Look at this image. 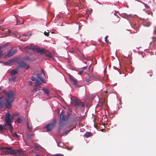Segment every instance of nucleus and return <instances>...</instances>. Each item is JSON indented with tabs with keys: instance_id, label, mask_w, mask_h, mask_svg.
<instances>
[{
	"instance_id": "79ce46f5",
	"label": "nucleus",
	"mask_w": 156,
	"mask_h": 156,
	"mask_svg": "<svg viewBox=\"0 0 156 156\" xmlns=\"http://www.w3.org/2000/svg\"><path fill=\"white\" fill-rule=\"evenodd\" d=\"M103 102L102 103V102H100L99 103V106H100L101 107H102V106L103 105Z\"/></svg>"
},
{
	"instance_id": "f8f14e48",
	"label": "nucleus",
	"mask_w": 156,
	"mask_h": 156,
	"mask_svg": "<svg viewBox=\"0 0 156 156\" xmlns=\"http://www.w3.org/2000/svg\"><path fill=\"white\" fill-rule=\"evenodd\" d=\"M16 51V50H11L9 51L8 53L5 55V58H7L12 56Z\"/></svg>"
},
{
	"instance_id": "4be33fe9",
	"label": "nucleus",
	"mask_w": 156,
	"mask_h": 156,
	"mask_svg": "<svg viewBox=\"0 0 156 156\" xmlns=\"http://www.w3.org/2000/svg\"><path fill=\"white\" fill-rule=\"evenodd\" d=\"M6 45L7 44H6L5 45L0 46V58L1 57L2 55L3 54V52H2V48L5 47V46H6Z\"/></svg>"
},
{
	"instance_id": "9b49d317",
	"label": "nucleus",
	"mask_w": 156,
	"mask_h": 156,
	"mask_svg": "<svg viewBox=\"0 0 156 156\" xmlns=\"http://www.w3.org/2000/svg\"><path fill=\"white\" fill-rule=\"evenodd\" d=\"M19 67L26 68V69H28L29 68V66L26 62H22L19 63Z\"/></svg>"
},
{
	"instance_id": "72a5a7b5",
	"label": "nucleus",
	"mask_w": 156,
	"mask_h": 156,
	"mask_svg": "<svg viewBox=\"0 0 156 156\" xmlns=\"http://www.w3.org/2000/svg\"><path fill=\"white\" fill-rule=\"evenodd\" d=\"M108 37V36H107L105 37V42L107 43H108V39H107V38Z\"/></svg>"
},
{
	"instance_id": "423d86ee",
	"label": "nucleus",
	"mask_w": 156,
	"mask_h": 156,
	"mask_svg": "<svg viewBox=\"0 0 156 156\" xmlns=\"http://www.w3.org/2000/svg\"><path fill=\"white\" fill-rule=\"evenodd\" d=\"M14 115H10L9 113H6L5 122L7 124L9 127H12L11 124L12 121L13 119Z\"/></svg>"
},
{
	"instance_id": "bb28decb",
	"label": "nucleus",
	"mask_w": 156,
	"mask_h": 156,
	"mask_svg": "<svg viewBox=\"0 0 156 156\" xmlns=\"http://www.w3.org/2000/svg\"><path fill=\"white\" fill-rule=\"evenodd\" d=\"M57 144L58 147H62L63 146V143L60 142L58 143L57 142Z\"/></svg>"
},
{
	"instance_id": "3c124183",
	"label": "nucleus",
	"mask_w": 156,
	"mask_h": 156,
	"mask_svg": "<svg viewBox=\"0 0 156 156\" xmlns=\"http://www.w3.org/2000/svg\"><path fill=\"white\" fill-rule=\"evenodd\" d=\"M43 72V75H44V72Z\"/></svg>"
},
{
	"instance_id": "412c9836",
	"label": "nucleus",
	"mask_w": 156,
	"mask_h": 156,
	"mask_svg": "<svg viewBox=\"0 0 156 156\" xmlns=\"http://www.w3.org/2000/svg\"><path fill=\"white\" fill-rule=\"evenodd\" d=\"M14 62V59H11L9 60V61L5 62L4 63V64L5 65H8L10 63H11L13 62Z\"/></svg>"
},
{
	"instance_id": "6e6d98bb",
	"label": "nucleus",
	"mask_w": 156,
	"mask_h": 156,
	"mask_svg": "<svg viewBox=\"0 0 156 156\" xmlns=\"http://www.w3.org/2000/svg\"><path fill=\"white\" fill-rule=\"evenodd\" d=\"M69 52H72V51H69Z\"/></svg>"
},
{
	"instance_id": "393cba45",
	"label": "nucleus",
	"mask_w": 156,
	"mask_h": 156,
	"mask_svg": "<svg viewBox=\"0 0 156 156\" xmlns=\"http://www.w3.org/2000/svg\"><path fill=\"white\" fill-rule=\"evenodd\" d=\"M73 101L74 104L76 105H78V100L77 99H74Z\"/></svg>"
},
{
	"instance_id": "7c9ffc66",
	"label": "nucleus",
	"mask_w": 156,
	"mask_h": 156,
	"mask_svg": "<svg viewBox=\"0 0 156 156\" xmlns=\"http://www.w3.org/2000/svg\"><path fill=\"white\" fill-rule=\"evenodd\" d=\"M4 103L2 101H0V107H2L4 105Z\"/></svg>"
},
{
	"instance_id": "8fccbe9b",
	"label": "nucleus",
	"mask_w": 156,
	"mask_h": 156,
	"mask_svg": "<svg viewBox=\"0 0 156 156\" xmlns=\"http://www.w3.org/2000/svg\"><path fill=\"white\" fill-rule=\"evenodd\" d=\"M17 23H18V19H17Z\"/></svg>"
},
{
	"instance_id": "2eb2a0df",
	"label": "nucleus",
	"mask_w": 156,
	"mask_h": 156,
	"mask_svg": "<svg viewBox=\"0 0 156 156\" xmlns=\"http://www.w3.org/2000/svg\"><path fill=\"white\" fill-rule=\"evenodd\" d=\"M12 127H9V129L11 133L13 135V136L14 137H15L16 138H18L19 137V135L17 134L16 133L12 131Z\"/></svg>"
},
{
	"instance_id": "c756f323",
	"label": "nucleus",
	"mask_w": 156,
	"mask_h": 156,
	"mask_svg": "<svg viewBox=\"0 0 156 156\" xmlns=\"http://www.w3.org/2000/svg\"><path fill=\"white\" fill-rule=\"evenodd\" d=\"M39 90V89H38V87H34V88L33 89V91H34L35 92H36L37 91H38Z\"/></svg>"
},
{
	"instance_id": "c03bdc74",
	"label": "nucleus",
	"mask_w": 156,
	"mask_h": 156,
	"mask_svg": "<svg viewBox=\"0 0 156 156\" xmlns=\"http://www.w3.org/2000/svg\"><path fill=\"white\" fill-rule=\"evenodd\" d=\"M82 88H83V91H85V87L84 86H83Z\"/></svg>"
},
{
	"instance_id": "0eeeda50",
	"label": "nucleus",
	"mask_w": 156,
	"mask_h": 156,
	"mask_svg": "<svg viewBox=\"0 0 156 156\" xmlns=\"http://www.w3.org/2000/svg\"><path fill=\"white\" fill-rule=\"evenodd\" d=\"M2 150H5V151H3L4 153L5 154H14V150H12L9 147H4L1 148Z\"/></svg>"
},
{
	"instance_id": "f257e3e1",
	"label": "nucleus",
	"mask_w": 156,
	"mask_h": 156,
	"mask_svg": "<svg viewBox=\"0 0 156 156\" xmlns=\"http://www.w3.org/2000/svg\"><path fill=\"white\" fill-rule=\"evenodd\" d=\"M85 106V103L84 102L81 101L79 99V111L80 110L81 111L80 116H79V122L82 121L84 118L85 113L83 111Z\"/></svg>"
},
{
	"instance_id": "c9c22d12",
	"label": "nucleus",
	"mask_w": 156,
	"mask_h": 156,
	"mask_svg": "<svg viewBox=\"0 0 156 156\" xmlns=\"http://www.w3.org/2000/svg\"><path fill=\"white\" fill-rule=\"evenodd\" d=\"M49 32H44V34L46 36H48L49 35Z\"/></svg>"
},
{
	"instance_id": "6e6552de",
	"label": "nucleus",
	"mask_w": 156,
	"mask_h": 156,
	"mask_svg": "<svg viewBox=\"0 0 156 156\" xmlns=\"http://www.w3.org/2000/svg\"><path fill=\"white\" fill-rule=\"evenodd\" d=\"M56 121L55 120H53L51 122L48 124L45 128H46L47 129V131H49L51 130L53 128L55 125Z\"/></svg>"
},
{
	"instance_id": "4468645a",
	"label": "nucleus",
	"mask_w": 156,
	"mask_h": 156,
	"mask_svg": "<svg viewBox=\"0 0 156 156\" xmlns=\"http://www.w3.org/2000/svg\"><path fill=\"white\" fill-rule=\"evenodd\" d=\"M143 21L142 22L143 25L146 27H148L151 24V23L150 21H147L145 20L144 18H143Z\"/></svg>"
},
{
	"instance_id": "f3484780",
	"label": "nucleus",
	"mask_w": 156,
	"mask_h": 156,
	"mask_svg": "<svg viewBox=\"0 0 156 156\" xmlns=\"http://www.w3.org/2000/svg\"><path fill=\"white\" fill-rule=\"evenodd\" d=\"M93 135V134L91 132H86L84 136L86 138H88L89 137L92 136Z\"/></svg>"
},
{
	"instance_id": "de8ad7c7",
	"label": "nucleus",
	"mask_w": 156,
	"mask_h": 156,
	"mask_svg": "<svg viewBox=\"0 0 156 156\" xmlns=\"http://www.w3.org/2000/svg\"><path fill=\"white\" fill-rule=\"evenodd\" d=\"M154 34H156V29H155L154 31Z\"/></svg>"
},
{
	"instance_id": "c85d7f7f",
	"label": "nucleus",
	"mask_w": 156,
	"mask_h": 156,
	"mask_svg": "<svg viewBox=\"0 0 156 156\" xmlns=\"http://www.w3.org/2000/svg\"><path fill=\"white\" fill-rule=\"evenodd\" d=\"M5 126V125H4L3 126L2 125H0V131H2L4 129V127Z\"/></svg>"
},
{
	"instance_id": "a878e982",
	"label": "nucleus",
	"mask_w": 156,
	"mask_h": 156,
	"mask_svg": "<svg viewBox=\"0 0 156 156\" xmlns=\"http://www.w3.org/2000/svg\"><path fill=\"white\" fill-rule=\"evenodd\" d=\"M41 74H42V73H41L40 74L38 73L36 74V76L37 78L39 79L40 80L41 79V78H42V77H41Z\"/></svg>"
},
{
	"instance_id": "f704fd0d",
	"label": "nucleus",
	"mask_w": 156,
	"mask_h": 156,
	"mask_svg": "<svg viewBox=\"0 0 156 156\" xmlns=\"http://www.w3.org/2000/svg\"><path fill=\"white\" fill-rule=\"evenodd\" d=\"M40 80L43 83H45V80L44 79L42 78H41Z\"/></svg>"
},
{
	"instance_id": "864d4df0",
	"label": "nucleus",
	"mask_w": 156,
	"mask_h": 156,
	"mask_svg": "<svg viewBox=\"0 0 156 156\" xmlns=\"http://www.w3.org/2000/svg\"><path fill=\"white\" fill-rule=\"evenodd\" d=\"M21 20H22V21H23V20L22 19H21Z\"/></svg>"
},
{
	"instance_id": "603ef678",
	"label": "nucleus",
	"mask_w": 156,
	"mask_h": 156,
	"mask_svg": "<svg viewBox=\"0 0 156 156\" xmlns=\"http://www.w3.org/2000/svg\"><path fill=\"white\" fill-rule=\"evenodd\" d=\"M136 1H138V2H139V1L138 0H136Z\"/></svg>"
},
{
	"instance_id": "37998d69",
	"label": "nucleus",
	"mask_w": 156,
	"mask_h": 156,
	"mask_svg": "<svg viewBox=\"0 0 156 156\" xmlns=\"http://www.w3.org/2000/svg\"><path fill=\"white\" fill-rule=\"evenodd\" d=\"M19 115V114L18 113H16L14 115V116H17Z\"/></svg>"
},
{
	"instance_id": "aec40b11",
	"label": "nucleus",
	"mask_w": 156,
	"mask_h": 156,
	"mask_svg": "<svg viewBox=\"0 0 156 156\" xmlns=\"http://www.w3.org/2000/svg\"><path fill=\"white\" fill-rule=\"evenodd\" d=\"M41 90H43L45 94H49V90L47 88H44L42 89Z\"/></svg>"
},
{
	"instance_id": "5fc2aeb1",
	"label": "nucleus",
	"mask_w": 156,
	"mask_h": 156,
	"mask_svg": "<svg viewBox=\"0 0 156 156\" xmlns=\"http://www.w3.org/2000/svg\"><path fill=\"white\" fill-rule=\"evenodd\" d=\"M80 87V86H79L78 87Z\"/></svg>"
},
{
	"instance_id": "f03ea898",
	"label": "nucleus",
	"mask_w": 156,
	"mask_h": 156,
	"mask_svg": "<svg viewBox=\"0 0 156 156\" xmlns=\"http://www.w3.org/2000/svg\"><path fill=\"white\" fill-rule=\"evenodd\" d=\"M87 68L86 67H84L83 68V71H80L79 74L80 75H82L84 73V75H88V78H86V81L87 82H89L90 81L94 78V76L92 74V73L93 72V69L91 68V66H90L89 67V69H90L89 71V73H85V72L84 70L86 69Z\"/></svg>"
},
{
	"instance_id": "dca6fc26",
	"label": "nucleus",
	"mask_w": 156,
	"mask_h": 156,
	"mask_svg": "<svg viewBox=\"0 0 156 156\" xmlns=\"http://www.w3.org/2000/svg\"><path fill=\"white\" fill-rule=\"evenodd\" d=\"M34 148L35 149V151H40V149L41 148V147L38 144H35L34 145Z\"/></svg>"
},
{
	"instance_id": "ddd939ff",
	"label": "nucleus",
	"mask_w": 156,
	"mask_h": 156,
	"mask_svg": "<svg viewBox=\"0 0 156 156\" xmlns=\"http://www.w3.org/2000/svg\"><path fill=\"white\" fill-rule=\"evenodd\" d=\"M30 34H21V36L20 37V40L22 41H26L29 38V36H30Z\"/></svg>"
},
{
	"instance_id": "a19ab883",
	"label": "nucleus",
	"mask_w": 156,
	"mask_h": 156,
	"mask_svg": "<svg viewBox=\"0 0 156 156\" xmlns=\"http://www.w3.org/2000/svg\"><path fill=\"white\" fill-rule=\"evenodd\" d=\"M152 38L153 39L154 41H156V37H152Z\"/></svg>"
},
{
	"instance_id": "49530a36",
	"label": "nucleus",
	"mask_w": 156,
	"mask_h": 156,
	"mask_svg": "<svg viewBox=\"0 0 156 156\" xmlns=\"http://www.w3.org/2000/svg\"><path fill=\"white\" fill-rule=\"evenodd\" d=\"M27 126H28V128L29 129L31 130V128H30V127H29V124H27Z\"/></svg>"
},
{
	"instance_id": "e433bc0d",
	"label": "nucleus",
	"mask_w": 156,
	"mask_h": 156,
	"mask_svg": "<svg viewBox=\"0 0 156 156\" xmlns=\"http://www.w3.org/2000/svg\"><path fill=\"white\" fill-rule=\"evenodd\" d=\"M145 5V7L147 8H150L149 6L148 5L145 4L144 3H143Z\"/></svg>"
},
{
	"instance_id": "20e7f679",
	"label": "nucleus",
	"mask_w": 156,
	"mask_h": 156,
	"mask_svg": "<svg viewBox=\"0 0 156 156\" xmlns=\"http://www.w3.org/2000/svg\"><path fill=\"white\" fill-rule=\"evenodd\" d=\"M1 29L2 31V33L4 34V36L3 37L6 36H8V35H13L15 37L19 38L20 39V37L21 36V34L20 35L19 33L17 32H15L14 33L11 32L9 29L6 28L2 29V28Z\"/></svg>"
},
{
	"instance_id": "7ed1b4c3",
	"label": "nucleus",
	"mask_w": 156,
	"mask_h": 156,
	"mask_svg": "<svg viewBox=\"0 0 156 156\" xmlns=\"http://www.w3.org/2000/svg\"><path fill=\"white\" fill-rule=\"evenodd\" d=\"M25 49L30 50L32 49L33 50H35L36 51L41 54L44 53L45 55L46 56L50 58H52V55L50 52H48V53L45 52L44 49H41L39 48H32L29 47L27 46L25 48Z\"/></svg>"
},
{
	"instance_id": "9d476101",
	"label": "nucleus",
	"mask_w": 156,
	"mask_h": 156,
	"mask_svg": "<svg viewBox=\"0 0 156 156\" xmlns=\"http://www.w3.org/2000/svg\"><path fill=\"white\" fill-rule=\"evenodd\" d=\"M69 79L70 83L73 85L75 87L78 86L77 80H76L75 78H73L72 76H69Z\"/></svg>"
},
{
	"instance_id": "473e14b6",
	"label": "nucleus",
	"mask_w": 156,
	"mask_h": 156,
	"mask_svg": "<svg viewBox=\"0 0 156 156\" xmlns=\"http://www.w3.org/2000/svg\"><path fill=\"white\" fill-rule=\"evenodd\" d=\"M15 152L14 154H17V153H19L20 152V150L19 149H17L16 150L14 151Z\"/></svg>"
},
{
	"instance_id": "39448f33",
	"label": "nucleus",
	"mask_w": 156,
	"mask_h": 156,
	"mask_svg": "<svg viewBox=\"0 0 156 156\" xmlns=\"http://www.w3.org/2000/svg\"><path fill=\"white\" fill-rule=\"evenodd\" d=\"M69 115L68 114L66 116L64 115L63 111H62L61 113L60 118V121L59 126L61 127L64 125L65 121H67L69 119Z\"/></svg>"
},
{
	"instance_id": "ea45409f",
	"label": "nucleus",
	"mask_w": 156,
	"mask_h": 156,
	"mask_svg": "<svg viewBox=\"0 0 156 156\" xmlns=\"http://www.w3.org/2000/svg\"><path fill=\"white\" fill-rule=\"evenodd\" d=\"M29 84L30 86H31L32 85L33 83L31 81H30L29 82Z\"/></svg>"
},
{
	"instance_id": "a211bd4d",
	"label": "nucleus",
	"mask_w": 156,
	"mask_h": 156,
	"mask_svg": "<svg viewBox=\"0 0 156 156\" xmlns=\"http://www.w3.org/2000/svg\"><path fill=\"white\" fill-rule=\"evenodd\" d=\"M34 156H42L40 151H35L34 152Z\"/></svg>"
},
{
	"instance_id": "b1692460",
	"label": "nucleus",
	"mask_w": 156,
	"mask_h": 156,
	"mask_svg": "<svg viewBox=\"0 0 156 156\" xmlns=\"http://www.w3.org/2000/svg\"><path fill=\"white\" fill-rule=\"evenodd\" d=\"M11 102H10V101H6V103L5 104V106L6 107V108H10V107H11L10 103Z\"/></svg>"
},
{
	"instance_id": "2f4dec72",
	"label": "nucleus",
	"mask_w": 156,
	"mask_h": 156,
	"mask_svg": "<svg viewBox=\"0 0 156 156\" xmlns=\"http://www.w3.org/2000/svg\"><path fill=\"white\" fill-rule=\"evenodd\" d=\"M17 122L19 123H20L21 122V120L20 118H18L17 119Z\"/></svg>"
},
{
	"instance_id": "09e8293b",
	"label": "nucleus",
	"mask_w": 156,
	"mask_h": 156,
	"mask_svg": "<svg viewBox=\"0 0 156 156\" xmlns=\"http://www.w3.org/2000/svg\"><path fill=\"white\" fill-rule=\"evenodd\" d=\"M15 80V78H13L12 79V81H14V80Z\"/></svg>"
},
{
	"instance_id": "5701e85b",
	"label": "nucleus",
	"mask_w": 156,
	"mask_h": 156,
	"mask_svg": "<svg viewBox=\"0 0 156 156\" xmlns=\"http://www.w3.org/2000/svg\"><path fill=\"white\" fill-rule=\"evenodd\" d=\"M36 84L35 85L34 87H39L40 84V81L37 80H36Z\"/></svg>"
},
{
	"instance_id": "1a4fd4ad",
	"label": "nucleus",
	"mask_w": 156,
	"mask_h": 156,
	"mask_svg": "<svg viewBox=\"0 0 156 156\" xmlns=\"http://www.w3.org/2000/svg\"><path fill=\"white\" fill-rule=\"evenodd\" d=\"M7 96V98L6 99V101L12 102L15 99L14 97V93L13 92H10L6 94Z\"/></svg>"
},
{
	"instance_id": "58836bf2",
	"label": "nucleus",
	"mask_w": 156,
	"mask_h": 156,
	"mask_svg": "<svg viewBox=\"0 0 156 156\" xmlns=\"http://www.w3.org/2000/svg\"><path fill=\"white\" fill-rule=\"evenodd\" d=\"M55 156H64V155L61 154H55Z\"/></svg>"
},
{
	"instance_id": "cd10ccee",
	"label": "nucleus",
	"mask_w": 156,
	"mask_h": 156,
	"mask_svg": "<svg viewBox=\"0 0 156 156\" xmlns=\"http://www.w3.org/2000/svg\"><path fill=\"white\" fill-rule=\"evenodd\" d=\"M146 12L147 14H148V15H151V16L152 15L153 13H152V12L151 11H146Z\"/></svg>"
},
{
	"instance_id": "a18cd8bd",
	"label": "nucleus",
	"mask_w": 156,
	"mask_h": 156,
	"mask_svg": "<svg viewBox=\"0 0 156 156\" xmlns=\"http://www.w3.org/2000/svg\"><path fill=\"white\" fill-rule=\"evenodd\" d=\"M83 123H81V124H80V123H79V124H78V125H79V126H80V125H81V126H83Z\"/></svg>"
},
{
	"instance_id": "4c0bfd02",
	"label": "nucleus",
	"mask_w": 156,
	"mask_h": 156,
	"mask_svg": "<svg viewBox=\"0 0 156 156\" xmlns=\"http://www.w3.org/2000/svg\"><path fill=\"white\" fill-rule=\"evenodd\" d=\"M31 80L33 81H36V80L35 77H34V76H32L31 77Z\"/></svg>"
},
{
	"instance_id": "6ab92c4d",
	"label": "nucleus",
	"mask_w": 156,
	"mask_h": 156,
	"mask_svg": "<svg viewBox=\"0 0 156 156\" xmlns=\"http://www.w3.org/2000/svg\"><path fill=\"white\" fill-rule=\"evenodd\" d=\"M18 73V70H12L10 72V73L11 75H13L17 74Z\"/></svg>"
}]
</instances>
